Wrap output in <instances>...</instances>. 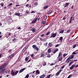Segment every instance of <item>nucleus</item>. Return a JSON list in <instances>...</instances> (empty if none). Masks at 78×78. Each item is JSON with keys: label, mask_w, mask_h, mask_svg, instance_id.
Here are the masks:
<instances>
[{"label": "nucleus", "mask_w": 78, "mask_h": 78, "mask_svg": "<svg viewBox=\"0 0 78 78\" xmlns=\"http://www.w3.org/2000/svg\"><path fill=\"white\" fill-rule=\"evenodd\" d=\"M8 65V63H6L3 65L0 66V73L1 74L5 72V70H6V69H5V66Z\"/></svg>", "instance_id": "obj_1"}, {"label": "nucleus", "mask_w": 78, "mask_h": 78, "mask_svg": "<svg viewBox=\"0 0 78 78\" xmlns=\"http://www.w3.org/2000/svg\"><path fill=\"white\" fill-rule=\"evenodd\" d=\"M62 54L61 52H60L58 55V57L57 58L58 59V61H62Z\"/></svg>", "instance_id": "obj_2"}, {"label": "nucleus", "mask_w": 78, "mask_h": 78, "mask_svg": "<svg viewBox=\"0 0 78 78\" xmlns=\"http://www.w3.org/2000/svg\"><path fill=\"white\" fill-rule=\"evenodd\" d=\"M18 72H19V71H17L15 72L13 71V70H12L11 72V74L12 76H15V75H16L17 74Z\"/></svg>", "instance_id": "obj_3"}, {"label": "nucleus", "mask_w": 78, "mask_h": 78, "mask_svg": "<svg viewBox=\"0 0 78 78\" xmlns=\"http://www.w3.org/2000/svg\"><path fill=\"white\" fill-rule=\"evenodd\" d=\"M32 47L33 48H34V49H36L37 51H39V48L36 46V45H32Z\"/></svg>", "instance_id": "obj_4"}, {"label": "nucleus", "mask_w": 78, "mask_h": 78, "mask_svg": "<svg viewBox=\"0 0 78 78\" xmlns=\"http://www.w3.org/2000/svg\"><path fill=\"white\" fill-rule=\"evenodd\" d=\"M56 34H57V33H55V34L53 33L51 34V35L50 37H55L56 36Z\"/></svg>", "instance_id": "obj_5"}, {"label": "nucleus", "mask_w": 78, "mask_h": 78, "mask_svg": "<svg viewBox=\"0 0 78 78\" xmlns=\"http://www.w3.org/2000/svg\"><path fill=\"white\" fill-rule=\"evenodd\" d=\"M11 22H12V19H9L7 21V23H9V24H10L11 23Z\"/></svg>", "instance_id": "obj_6"}, {"label": "nucleus", "mask_w": 78, "mask_h": 78, "mask_svg": "<svg viewBox=\"0 0 78 78\" xmlns=\"http://www.w3.org/2000/svg\"><path fill=\"white\" fill-rule=\"evenodd\" d=\"M63 39V37H60L59 38V40H58V42H62V39Z\"/></svg>", "instance_id": "obj_7"}, {"label": "nucleus", "mask_w": 78, "mask_h": 78, "mask_svg": "<svg viewBox=\"0 0 78 78\" xmlns=\"http://www.w3.org/2000/svg\"><path fill=\"white\" fill-rule=\"evenodd\" d=\"M15 55H16L15 53H13L12 54L10 55L9 56V58H12V57H14V56H15Z\"/></svg>", "instance_id": "obj_8"}, {"label": "nucleus", "mask_w": 78, "mask_h": 78, "mask_svg": "<svg viewBox=\"0 0 78 78\" xmlns=\"http://www.w3.org/2000/svg\"><path fill=\"white\" fill-rule=\"evenodd\" d=\"M37 18H36L35 20H34V21H32L31 22V23H36V21H37Z\"/></svg>", "instance_id": "obj_9"}, {"label": "nucleus", "mask_w": 78, "mask_h": 78, "mask_svg": "<svg viewBox=\"0 0 78 78\" xmlns=\"http://www.w3.org/2000/svg\"><path fill=\"white\" fill-rule=\"evenodd\" d=\"M31 31H32V32L33 33H35V32H36V30L35 29H34V28H32L31 29Z\"/></svg>", "instance_id": "obj_10"}, {"label": "nucleus", "mask_w": 78, "mask_h": 78, "mask_svg": "<svg viewBox=\"0 0 78 78\" xmlns=\"http://www.w3.org/2000/svg\"><path fill=\"white\" fill-rule=\"evenodd\" d=\"M73 58H74V56H73V55H71V56H70V57H69L68 58L69 59H73Z\"/></svg>", "instance_id": "obj_11"}, {"label": "nucleus", "mask_w": 78, "mask_h": 78, "mask_svg": "<svg viewBox=\"0 0 78 78\" xmlns=\"http://www.w3.org/2000/svg\"><path fill=\"white\" fill-rule=\"evenodd\" d=\"M75 65H74V66L73 65V66H72L69 68L70 70H72V69H73V68H74V67H75Z\"/></svg>", "instance_id": "obj_12"}, {"label": "nucleus", "mask_w": 78, "mask_h": 78, "mask_svg": "<svg viewBox=\"0 0 78 78\" xmlns=\"http://www.w3.org/2000/svg\"><path fill=\"white\" fill-rule=\"evenodd\" d=\"M25 68H23V69H22L20 71L19 73H22V72H23V70H25Z\"/></svg>", "instance_id": "obj_13"}, {"label": "nucleus", "mask_w": 78, "mask_h": 78, "mask_svg": "<svg viewBox=\"0 0 78 78\" xmlns=\"http://www.w3.org/2000/svg\"><path fill=\"white\" fill-rule=\"evenodd\" d=\"M72 19H73V17L71 16L69 20V23H71L72 22Z\"/></svg>", "instance_id": "obj_14"}, {"label": "nucleus", "mask_w": 78, "mask_h": 78, "mask_svg": "<svg viewBox=\"0 0 78 78\" xmlns=\"http://www.w3.org/2000/svg\"><path fill=\"white\" fill-rule=\"evenodd\" d=\"M69 59L68 58L66 60V63H69V61H70Z\"/></svg>", "instance_id": "obj_15"}, {"label": "nucleus", "mask_w": 78, "mask_h": 78, "mask_svg": "<svg viewBox=\"0 0 78 78\" xmlns=\"http://www.w3.org/2000/svg\"><path fill=\"white\" fill-rule=\"evenodd\" d=\"M44 76H45V75H44V74H43V75L41 76H40V78H44Z\"/></svg>", "instance_id": "obj_16"}, {"label": "nucleus", "mask_w": 78, "mask_h": 78, "mask_svg": "<svg viewBox=\"0 0 78 78\" xmlns=\"http://www.w3.org/2000/svg\"><path fill=\"white\" fill-rule=\"evenodd\" d=\"M58 51V49H56L53 52V54H55V53L57 51Z\"/></svg>", "instance_id": "obj_17"}, {"label": "nucleus", "mask_w": 78, "mask_h": 78, "mask_svg": "<svg viewBox=\"0 0 78 78\" xmlns=\"http://www.w3.org/2000/svg\"><path fill=\"white\" fill-rule=\"evenodd\" d=\"M69 5V3H67L64 6L65 8L67 7V6H68V5Z\"/></svg>", "instance_id": "obj_18"}, {"label": "nucleus", "mask_w": 78, "mask_h": 78, "mask_svg": "<svg viewBox=\"0 0 78 78\" xmlns=\"http://www.w3.org/2000/svg\"><path fill=\"white\" fill-rule=\"evenodd\" d=\"M36 73L37 74H39L40 73V72L39 70H37L36 71Z\"/></svg>", "instance_id": "obj_19"}, {"label": "nucleus", "mask_w": 78, "mask_h": 78, "mask_svg": "<svg viewBox=\"0 0 78 78\" xmlns=\"http://www.w3.org/2000/svg\"><path fill=\"white\" fill-rule=\"evenodd\" d=\"M73 63V61L71 62L70 63H69V66H70Z\"/></svg>", "instance_id": "obj_20"}, {"label": "nucleus", "mask_w": 78, "mask_h": 78, "mask_svg": "<svg viewBox=\"0 0 78 78\" xmlns=\"http://www.w3.org/2000/svg\"><path fill=\"white\" fill-rule=\"evenodd\" d=\"M67 55H68V54H66V53L63 54V58H65V57H66V56H67Z\"/></svg>", "instance_id": "obj_21"}, {"label": "nucleus", "mask_w": 78, "mask_h": 78, "mask_svg": "<svg viewBox=\"0 0 78 78\" xmlns=\"http://www.w3.org/2000/svg\"><path fill=\"white\" fill-rule=\"evenodd\" d=\"M70 31H71L70 29H69V30H68L66 31V33H70Z\"/></svg>", "instance_id": "obj_22"}, {"label": "nucleus", "mask_w": 78, "mask_h": 78, "mask_svg": "<svg viewBox=\"0 0 78 78\" xmlns=\"http://www.w3.org/2000/svg\"><path fill=\"white\" fill-rule=\"evenodd\" d=\"M48 53H51V49L50 48H49L48 50Z\"/></svg>", "instance_id": "obj_23"}, {"label": "nucleus", "mask_w": 78, "mask_h": 78, "mask_svg": "<svg viewBox=\"0 0 78 78\" xmlns=\"http://www.w3.org/2000/svg\"><path fill=\"white\" fill-rule=\"evenodd\" d=\"M53 11H51L50 12H49L48 13V15H50V14L51 13H53Z\"/></svg>", "instance_id": "obj_24"}, {"label": "nucleus", "mask_w": 78, "mask_h": 78, "mask_svg": "<svg viewBox=\"0 0 78 78\" xmlns=\"http://www.w3.org/2000/svg\"><path fill=\"white\" fill-rule=\"evenodd\" d=\"M26 47H25V48H24L23 50H22V51H23V52H24V51H25V50H26Z\"/></svg>", "instance_id": "obj_25"}, {"label": "nucleus", "mask_w": 78, "mask_h": 78, "mask_svg": "<svg viewBox=\"0 0 78 78\" xmlns=\"http://www.w3.org/2000/svg\"><path fill=\"white\" fill-rule=\"evenodd\" d=\"M29 77V74H28L25 76L24 78H28Z\"/></svg>", "instance_id": "obj_26"}, {"label": "nucleus", "mask_w": 78, "mask_h": 78, "mask_svg": "<svg viewBox=\"0 0 78 78\" xmlns=\"http://www.w3.org/2000/svg\"><path fill=\"white\" fill-rule=\"evenodd\" d=\"M48 5L45 6L44 7V9H47V8H48Z\"/></svg>", "instance_id": "obj_27"}, {"label": "nucleus", "mask_w": 78, "mask_h": 78, "mask_svg": "<svg viewBox=\"0 0 78 78\" xmlns=\"http://www.w3.org/2000/svg\"><path fill=\"white\" fill-rule=\"evenodd\" d=\"M64 31V30H62L60 31L59 33H63Z\"/></svg>", "instance_id": "obj_28"}, {"label": "nucleus", "mask_w": 78, "mask_h": 78, "mask_svg": "<svg viewBox=\"0 0 78 78\" xmlns=\"http://www.w3.org/2000/svg\"><path fill=\"white\" fill-rule=\"evenodd\" d=\"M29 59L28 57H26L25 59V61H28V59Z\"/></svg>", "instance_id": "obj_29"}, {"label": "nucleus", "mask_w": 78, "mask_h": 78, "mask_svg": "<svg viewBox=\"0 0 78 78\" xmlns=\"http://www.w3.org/2000/svg\"><path fill=\"white\" fill-rule=\"evenodd\" d=\"M15 15H16V16H20V13H16L15 14Z\"/></svg>", "instance_id": "obj_30"}, {"label": "nucleus", "mask_w": 78, "mask_h": 78, "mask_svg": "<svg viewBox=\"0 0 78 78\" xmlns=\"http://www.w3.org/2000/svg\"><path fill=\"white\" fill-rule=\"evenodd\" d=\"M50 34V31L47 32V33L46 34V36H48Z\"/></svg>", "instance_id": "obj_31"}, {"label": "nucleus", "mask_w": 78, "mask_h": 78, "mask_svg": "<svg viewBox=\"0 0 78 78\" xmlns=\"http://www.w3.org/2000/svg\"><path fill=\"white\" fill-rule=\"evenodd\" d=\"M50 76H51V74H49L47 76L46 78H50Z\"/></svg>", "instance_id": "obj_32"}, {"label": "nucleus", "mask_w": 78, "mask_h": 78, "mask_svg": "<svg viewBox=\"0 0 78 78\" xmlns=\"http://www.w3.org/2000/svg\"><path fill=\"white\" fill-rule=\"evenodd\" d=\"M11 51H12V50L10 49L8 51V53H11Z\"/></svg>", "instance_id": "obj_33"}, {"label": "nucleus", "mask_w": 78, "mask_h": 78, "mask_svg": "<svg viewBox=\"0 0 78 78\" xmlns=\"http://www.w3.org/2000/svg\"><path fill=\"white\" fill-rule=\"evenodd\" d=\"M47 45H48V42H46V43H45L44 44V45L45 46H46V47H47Z\"/></svg>", "instance_id": "obj_34"}, {"label": "nucleus", "mask_w": 78, "mask_h": 78, "mask_svg": "<svg viewBox=\"0 0 78 78\" xmlns=\"http://www.w3.org/2000/svg\"><path fill=\"white\" fill-rule=\"evenodd\" d=\"M59 73H60L58 72L55 75L56 76H58V75H59Z\"/></svg>", "instance_id": "obj_35"}, {"label": "nucleus", "mask_w": 78, "mask_h": 78, "mask_svg": "<svg viewBox=\"0 0 78 78\" xmlns=\"http://www.w3.org/2000/svg\"><path fill=\"white\" fill-rule=\"evenodd\" d=\"M48 45H49L50 47H51L52 46V44H51V43H49L48 44Z\"/></svg>", "instance_id": "obj_36"}, {"label": "nucleus", "mask_w": 78, "mask_h": 78, "mask_svg": "<svg viewBox=\"0 0 78 78\" xmlns=\"http://www.w3.org/2000/svg\"><path fill=\"white\" fill-rule=\"evenodd\" d=\"M47 18V16H44V20H46Z\"/></svg>", "instance_id": "obj_37"}, {"label": "nucleus", "mask_w": 78, "mask_h": 78, "mask_svg": "<svg viewBox=\"0 0 78 78\" xmlns=\"http://www.w3.org/2000/svg\"><path fill=\"white\" fill-rule=\"evenodd\" d=\"M11 5H12V3L9 4L8 5V6H11Z\"/></svg>", "instance_id": "obj_38"}, {"label": "nucleus", "mask_w": 78, "mask_h": 78, "mask_svg": "<svg viewBox=\"0 0 78 78\" xmlns=\"http://www.w3.org/2000/svg\"><path fill=\"white\" fill-rule=\"evenodd\" d=\"M43 66H45L46 65V62H44V64H43Z\"/></svg>", "instance_id": "obj_39"}, {"label": "nucleus", "mask_w": 78, "mask_h": 78, "mask_svg": "<svg viewBox=\"0 0 78 78\" xmlns=\"http://www.w3.org/2000/svg\"><path fill=\"white\" fill-rule=\"evenodd\" d=\"M58 46H60V44H58L56 45L55 46V47H58Z\"/></svg>", "instance_id": "obj_40"}, {"label": "nucleus", "mask_w": 78, "mask_h": 78, "mask_svg": "<svg viewBox=\"0 0 78 78\" xmlns=\"http://www.w3.org/2000/svg\"><path fill=\"white\" fill-rule=\"evenodd\" d=\"M71 76H72V74H70V75H69L67 77V78H70V77H71Z\"/></svg>", "instance_id": "obj_41"}, {"label": "nucleus", "mask_w": 78, "mask_h": 78, "mask_svg": "<svg viewBox=\"0 0 78 78\" xmlns=\"http://www.w3.org/2000/svg\"><path fill=\"white\" fill-rule=\"evenodd\" d=\"M44 35H45L44 34H42V35H41V37H44Z\"/></svg>", "instance_id": "obj_42"}, {"label": "nucleus", "mask_w": 78, "mask_h": 78, "mask_svg": "<svg viewBox=\"0 0 78 78\" xmlns=\"http://www.w3.org/2000/svg\"><path fill=\"white\" fill-rule=\"evenodd\" d=\"M44 54H41V57H44Z\"/></svg>", "instance_id": "obj_43"}, {"label": "nucleus", "mask_w": 78, "mask_h": 78, "mask_svg": "<svg viewBox=\"0 0 78 78\" xmlns=\"http://www.w3.org/2000/svg\"><path fill=\"white\" fill-rule=\"evenodd\" d=\"M76 47V45H74L73 46V48H75Z\"/></svg>", "instance_id": "obj_44"}, {"label": "nucleus", "mask_w": 78, "mask_h": 78, "mask_svg": "<svg viewBox=\"0 0 78 78\" xmlns=\"http://www.w3.org/2000/svg\"><path fill=\"white\" fill-rule=\"evenodd\" d=\"M72 54L73 55H76V53H75V52H73L72 53Z\"/></svg>", "instance_id": "obj_45"}, {"label": "nucleus", "mask_w": 78, "mask_h": 78, "mask_svg": "<svg viewBox=\"0 0 78 78\" xmlns=\"http://www.w3.org/2000/svg\"><path fill=\"white\" fill-rule=\"evenodd\" d=\"M45 21H43L42 22V24H44V23H45Z\"/></svg>", "instance_id": "obj_46"}, {"label": "nucleus", "mask_w": 78, "mask_h": 78, "mask_svg": "<svg viewBox=\"0 0 78 78\" xmlns=\"http://www.w3.org/2000/svg\"><path fill=\"white\" fill-rule=\"evenodd\" d=\"M2 57V54H0V58H1Z\"/></svg>", "instance_id": "obj_47"}, {"label": "nucleus", "mask_w": 78, "mask_h": 78, "mask_svg": "<svg viewBox=\"0 0 78 78\" xmlns=\"http://www.w3.org/2000/svg\"><path fill=\"white\" fill-rule=\"evenodd\" d=\"M29 5V4H27V5H26V8L28 7V6Z\"/></svg>", "instance_id": "obj_48"}, {"label": "nucleus", "mask_w": 78, "mask_h": 78, "mask_svg": "<svg viewBox=\"0 0 78 78\" xmlns=\"http://www.w3.org/2000/svg\"><path fill=\"white\" fill-rule=\"evenodd\" d=\"M73 7H74V6H73V5L72 6V7H71L72 9H73Z\"/></svg>", "instance_id": "obj_49"}, {"label": "nucleus", "mask_w": 78, "mask_h": 78, "mask_svg": "<svg viewBox=\"0 0 78 78\" xmlns=\"http://www.w3.org/2000/svg\"><path fill=\"white\" fill-rule=\"evenodd\" d=\"M61 71H62V69H60L58 72H59V73H60L61 72Z\"/></svg>", "instance_id": "obj_50"}, {"label": "nucleus", "mask_w": 78, "mask_h": 78, "mask_svg": "<svg viewBox=\"0 0 78 78\" xmlns=\"http://www.w3.org/2000/svg\"><path fill=\"white\" fill-rule=\"evenodd\" d=\"M63 68H64V66H62L61 67V69H63Z\"/></svg>", "instance_id": "obj_51"}, {"label": "nucleus", "mask_w": 78, "mask_h": 78, "mask_svg": "<svg viewBox=\"0 0 78 78\" xmlns=\"http://www.w3.org/2000/svg\"><path fill=\"white\" fill-rule=\"evenodd\" d=\"M34 5H37V3L35 2Z\"/></svg>", "instance_id": "obj_52"}, {"label": "nucleus", "mask_w": 78, "mask_h": 78, "mask_svg": "<svg viewBox=\"0 0 78 78\" xmlns=\"http://www.w3.org/2000/svg\"><path fill=\"white\" fill-rule=\"evenodd\" d=\"M1 5L2 6H3V5H4V4H3V3H2Z\"/></svg>", "instance_id": "obj_53"}, {"label": "nucleus", "mask_w": 78, "mask_h": 78, "mask_svg": "<svg viewBox=\"0 0 78 78\" xmlns=\"http://www.w3.org/2000/svg\"><path fill=\"white\" fill-rule=\"evenodd\" d=\"M35 72V71H33L32 73H34Z\"/></svg>", "instance_id": "obj_54"}, {"label": "nucleus", "mask_w": 78, "mask_h": 78, "mask_svg": "<svg viewBox=\"0 0 78 78\" xmlns=\"http://www.w3.org/2000/svg\"><path fill=\"white\" fill-rule=\"evenodd\" d=\"M26 13H27V14L29 13V12H28V11H26Z\"/></svg>", "instance_id": "obj_55"}, {"label": "nucleus", "mask_w": 78, "mask_h": 78, "mask_svg": "<svg viewBox=\"0 0 78 78\" xmlns=\"http://www.w3.org/2000/svg\"><path fill=\"white\" fill-rule=\"evenodd\" d=\"M47 57H48V58H50V55H48L47 56Z\"/></svg>", "instance_id": "obj_56"}, {"label": "nucleus", "mask_w": 78, "mask_h": 78, "mask_svg": "<svg viewBox=\"0 0 78 78\" xmlns=\"http://www.w3.org/2000/svg\"><path fill=\"white\" fill-rule=\"evenodd\" d=\"M35 12L34 11H32V12H31V13H34Z\"/></svg>", "instance_id": "obj_57"}, {"label": "nucleus", "mask_w": 78, "mask_h": 78, "mask_svg": "<svg viewBox=\"0 0 78 78\" xmlns=\"http://www.w3.org/2000/svg\"><path fill=\"white\" fill-rule=\"evenodd\" d=\"M16 40V38H14L12 40V41H14Z\"/></svg>", "instance_id": "obj_58"}, {"label": "nucleus", "mask_w": 78, "mask_h": 78, "mask_svg": "<svg viewBox=\"0 0 78 78\" xmlns=\"http://www.w3.org/2000/svg\"><path fill=\"white\" fill-rule=\"evenodd\" d=\"M66 19V17H63V20H65V19Z\"/></svg>", "instance_id": "obj_59"}, {"label": "nucleus", "mask_w": 78, "mask_h": 78, "mask_svg": "<svg viewBox=\"0 0 78 78\" xmlns=\"http://www.w3.org/2000/svg\"><path fill=\"white\" fill-rule=\"evenodd\" d=\"M21 29V28H20V27H19V28H18V30H20Z\"/></svg>", "instance_id": "obj_60"}, {"label": "nucleus", "mask_w": 78, "mask_h": 78, "mask_svg": "<svg viewBox=\"0 0 78 78\" xmlns=\"http://www.w3.org/2000/svg\"><path fill=\"white\" fill-rule=\"evenodd\" d=\"M33 56H34V55H33V54H32L31 55V57L33 58Z\"/></svg>", "instance_id": "obj_61"}, {"label": "nucleus", "mask_w": 78, "mask_h": 78, "mask_svg": "<svg viewBox=\"0 0 78 78\" xmlns=\"http://www.w3.org/2000/svg\"><path fill=\"white\" fill-rule=\"evenodd\" d=\"M29 8H31V6L30 5H29Z\"/></svg>", "instance_id": "obj_62"}, {"label": "nucleus", "mask_w": 78, "mask_h": 78, "mask_svg": "<svg viewBox=\"0 0 78 78\" xmlns=\"http://www.w3.org/2000/svg\"><path fill=\"white\" fill-rule=\"evenodd\" d=\"M8 35L9 36H11V33H9Z\"/></svg>", "instance_id": "obj_63"}, {"label": "nucleus", "mask_w": 78, "mask_h": 78, "mask_svg": "<svg viewBox=\"0 0 78 78\" xmlns=\"http://www.w3.org/2000/svg\"><path fill=\"white\" fill-rule=\"evenodd\" d=\"M78 67V65H76V66H75V68H76V67Z\"/></svg>", "instance_id": "obj_64"}]
</instances>
